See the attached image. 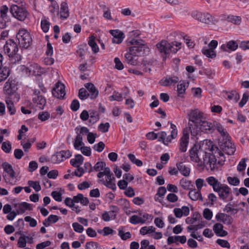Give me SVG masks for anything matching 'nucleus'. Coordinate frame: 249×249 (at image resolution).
Listing matches in <instances>:
<instances>
[{
    "label": "nucleus",
    "mask_w": 249,
    "mask_h": 249,
    "mask_svg": "<svg viewBox=\"0 0 249 249\" xmlns=\"http://www.w3.org/2000/svg\"><path fill=\"white\" fill-rule=\"evenodd\" d=\"M206 180L212 187L213 190L217 193L220 199L225 201L229 197L231 194V189L228 185L222 184L218 179L212 176L208 177Z\"/></svg>",
    "instance_id": "obj_1"
},
{
    "label": "nucleus",
    "mask_w": 249,
    "mask_h": 249,
    "mask_svg": "<svg viewBox=\"0 0 249 249\" xmlns=\"http://www.w3.org/2000/svg\"><path fill=\"white\" fill-rule=\"evenodd\" d=\"M189 120V132L192 136H196L199 132V126L203 120V113L198 109H192L188 114Z\"/></svg>",
    "instance_id": "obj_2"
},
{
    "label": "nucleus",
    "mask_w": 249,
    "mask_h": 249,
    "mask_svg": "<svg viewBox=\"0 0 249 249\" xmlns=\"http://www.w3.org/2000/svg\"><path fill=\"white\" fill-rule=\"evenodd\" d=\"M3 49L5 53L10 58L11 63H16L21 60V56L17 53L18 51V45L12 39L6 42Z\"/></svg>",
    "instance_id": "obj_3"
},
{
    "label": "nucleus",
    "mask_w": 249,
    "mask_h": 249,
    "mask_svg": "<svg viewBox=\"0 0 249 249\" xmlns=\"http://www.w3.org/2000/svg\"><path fill=\"white\" fill-rule=\"evenodd\" d=\"M199 159L197 163L200 165H209L211 170H213L216 167V156L211 153H207L203 149V146H199Z\"/></svg>",
    "instance_id": "obj_4"
},
{
    "label": "nucleus",
    "mask_w": 249,
    "mask_h": 249,
    "mask_svg": "<svg viewBox=\"0 0 249 249\" xmlns=\"http://www.w3.org/2000/svg\"><path fill=\"white\" fill-rule=\"evenodd\" d=\"M130 44L133 46L129 47V50L132 53L133 56H141L145 54V52L149 51V48L142 40L133 39L130 42Z\"/></svg>",
    "instance_id": "obj_5"
},
{
    "label": "nucleus",
    "mask_w": 249,
    "mask_h": 249,
    "mask_svg": "<svg viewBox=\"0 0 249 249\" xmlns=\"http://www.w3.org/2000/svg\"><path fill=\"white\" fill-rule=\"evenodd\" d=\"M19 47L24 49L28 48L32 44V38L30 34L26 29H22L18 31L16 36Z\"/></svg>",
    "instance_id": "obj_6"
},
{
    "label": "nucleus",
    "mask_w": 249,
    "mask_h": 249,
    "mask_svg": "<svg viewBox=\"0 0 249 249\" xmlns=\"http://www.w3.org/2000/svg\"><path fill=\"white\" fill-rule=\"evenodd\" d=\"M10 12L15 18L21 21H24L29 15V13L25 8L15 4L11 5Z\"/></svg>",
    "instance_id": "obj_7"
},
{
    "label": "nucleus",
    "mask_w": 249,
    "mask_h": 249,
    "mask_svg": "<svg viewBox=\"0 0 249 249\" xmlns=\"http://www.w3.org/2000/svg\"><path fill=\"white\" fill-rule=\"evenodd\" d=\"M172 44L168 42L165 40H162L160 42L158 43L157 45V48L160 53L162 54L165 55L166 57L170 54L171 52L176 53L178 52V49L174 48L172 49Z\"/></svg>",
    "instance_id": "obj_8"
},
{
    "label": "nucleus",
    "mask_w": 249,
    "mask_h": 249,
    "mask_svg": "<svg viewBox=\"0 0 249 249\" xmlns=\"http://www.w3.org/2000/svg\"><path fill=\"white\" fill-rule=\"evenodd\" d=\"M192 16L195 19L202 23L207 24L214 23L213 18L208 13H202L200 12L195 11L192 13Z\"/></svg>",
    "instance_id": "obj_9"
},
{
    "label": "nucleus",
    "mask_w": 249,
    "mask_h": 249,
    "mask_svg": "<svg viewBox=\"0 0 249 249\" xmlns=\"http://www.w3.org/2000/svg\"><path fill=\"white\" fill-rule=\"evenodd\" d=\"M53 96L59 99H63L66 95L65 86L63 84L57 82L52 89Z\"/></svg>",
    "instance_id": "obj_10"
},
{
    "label": "nucleus",
    "mask_w": 249,
    "mask_h": 249,
    "mask_svg": "<svg viewBox=\"0 0 249 249\" xmlns=\"http://www.w3.org/2000/svg\"><path fill=\"white\" fill-rule=\"evenodd\" d=\"M17 84L15 80L9 79L5 83L3 90L6 94L11 95L14 94L17 90Z\"/></svg>",
    "instance_id": "obj_11"
},
{
    "label": "nucleus",
    "mask_w": 249,
    "mask_h": 249,
    "mask_svg": "<svg viewBox=\"0 0 249 249\" xmlns=\"http://www.w3.org/2000/svg\"><path fill=\"white\" fill-rule=\"evenodd\" d=\"M189 130L188 128L184 129L183 136L180 139L179 150L182 152H186L189 142Z\"/></svg>",
    "instance_id": "obj_12"
},
{
    "label": "nucleus",
    "mask_w": 249,
    "mask_h": 249,
    "mask_svg": "<svg viewBox=\"0 0 249 249\" xmlns=\"http://www.w3.org/2000/svg\"><path fill=\"white\" fill-rule=\"evenodd\" d=\"M2 167L4 171H5L10 177V179L9 181L10 184L12 185L16 184L17 181L15 179V172L14 171L12 165L7 162H4L2 164Z\"/></svg>",
    "instance_id": "obj_13"
},
{
    "label": "nucleus",
    "mask_w": 249,
    "mask_h": 249,
    "mask_svg": "<svg viewBox=\"0 0 249 249\" xmlns=\"http://www.w3.org/2000/svg\"><path fill=\"white\" fill-rule=\"evenodd\" d=\"M199 131L205 132L207 133H212L214 131V122L211 123L206 121H201L199 126Z\"/></svg>",
    "instance_id": "obj_14"
},
{
    "label": "nucleus",
    "mask_w": 249,
    "mask_h": 249,
    "mask_svg": "<svg viewBox=\"0 0 249 249\" xmlns=\"http://www.w3.org/2000/svg\"><path fill=\"white\" fill-rule=\"evenodd\" d=\"M109 32L113 36L112 41L113 43L120 44L123 41L124 35L122 32L118 30H110Z\"/></svg>",
    "instance_id": "obj_15"
},
{
    "label": "nucleus",
    "mask_w": 249,
    "mask_h": 249,
    "mask_svg": "<svg viewBox=\"0 0 249 249\" xmlns=\"http://www.w3.org/2000/svg\"><path fill=\"white\" fill-rule=\"evenodd\" d=\"M220 147L224 152L229 155H233L236 150L234 145L231 142L230 140L221 144Z\"/></svg>",
    "instance_id": "obj_16"
},
{
    "label": "nucleus",
    "mask_w": 249,
    "mask_h": 249,
    "mask_svg": "<svg viewBox=\"0 0 249 249\" xmlns=\"http://www.w3.org/2000/svg\"><path fill=\"white\" fill-rule=\"evenodd\" d=\"M215 219L217 221L228 225L231 224L233 222L231 216L224 213H218L215 215Z\"/></svg>",
    "instance_id": "obj_17"
},
{
    "label": "nucleus",
    "mask_w": 249,
    "mask_h": 249,
    "mask_svg": "<svg viewBox=\"0 0 249 249\" xmlns=\"http://www.w3.org/2000/svg\"><path fill=\"white\" fill-rule=\"evenodd\" d=\"M178 81L179 78L176 76H167L161 79L160 84L162 86L168 87L177 83Z\"/></svg>",
    "instance_id": "obj_18"
},
{
    "label": "nucleus",
    "mask_w": 249,
    "mask_h": 249,
    "mask_svg": "<svg viewBox=\"0 0 249 249\" xmlns=\"http://www.w3.org/2000/svg\"><path fill=\"white\" fill-rule=\"evenodd\" d=\"M74 132L70 134L67 137V143L69 144H73L76 149H78V127H76Z\"/></svg>",
    "instance_id": "obj_19"
},
{
    "label": "nucleus",
    "mask_w": 249,
    "mask_h": 249,
    "mask_svg": "<svg viewBox=\"0 0 249 249\" xmlns=\"http://www.w3.org/2000/svg\"><path fill=\"white\" fill-rule=\"evenodd\" d=\"M85 87L89 92V97L91 99H95L98 97L99 91L93 84L91 83H87L85 85Z\"/></svg>",
    "instance_id": "obj_20"
},
{
    "label": "nucleus",
    "mask_w": 249,
    "mask_h": 249,
    "mask_svg": "<svg viewBox=\"0 0 249 249\" xmlns=\"http://www.w3.org/2000/svg\"><path fill=\"white\" fill-rule=\"evenodd\" d=\"M15 207L18 214H22L27 210H31V204L26 202L16 204Z\"/></svg>",
    "instance_id": "obj_21"
},
{
    "label": "nucleus",
    "mask_w": 249,
    "mask_h": 249,
    "mask_svg": "<svg viewBox=\"0 0 249 249\" xmlns=\"http://www.w3.org/2000/svg\"><path fill=\"white\" fill-rule=\"evenodd\" d=\"M238 45L236 41L231 40L227 42L226 45H222L220 48L223 51L229 52V51H234L238 48Z\"/></svg>",
    "instance_id": "obj_22"
},
{
    "label": "nucleus",
    "mask_w": 249,
    "mask_h": 249,
    "mask_svg": "<svg viewBox=\"0 0 249 249\" xmlns=\"http://www.w3.org/2000/svg\"><path fill=\"white\" fill-rule=\"evenodd\" d=\"M199 146L195 145L189 151V156L192 161L197 162L199 159Z\"/></svg>",
    "instance_id": "obj_23"
},
{
    "label": "nucleus",
    "mask_w": 249,
    "mask_h": 249,
    "mask_svg": "<svg viewBox=\"0 0 249 249\" xmlns=\"http://www.w3.org/2000/svg\"><path fill=\"white\" fill-rule=\"evenodd\" d=\"M213 230L217 236L224 237L228 234V232L223 230V226L220 223H216L213 225Z\"/></svg>",
    "instance_id": "obj_24"
},
{
    "label": "nucleus",
    "mask_w": 249,
    "mask_h": 249,
    "mask_svg": "<svg viewBox=\"0 0 249 249\" xmlns=\"http://www.w3.org/2000/svg\"><path fill=\"white\" fill-rule=\"evenodd\" d=\"M202 219L201 214L198 212H195L193 213L192 217H187L185 221L188 224H195L197 222H200Z\"/></svg>",
    "instance_id": "obj_25"
},
{
    "label": "nucleus",
    "mask_w": 249,
    "mask_h": 249,
    "mask_svg": "<svg viewBox=\"0 0 249 249\" xmlns=\"http://www.w3.org/2000/svg\"><path fill=\"white\" fill-rule=\"evenodd\" d=\"M188 196L193 201H196L199 200L200 201L203 200V197L201 196L200 191L196 190L195 189H192L190 190L188 193Z\"/></svg>",
    "instance_id": "obj_26"
},
{
    "label": "nucleus",
    "mask_w": 249,
    "mask_h": 249,
    "mask_svg": "<svg viewBox=\"0 0 249 249\" xmlns=\"http://www.w3.org/2000/svg\"><path fill=\"white\" fill-rule=\"evenodd\" d=\"M33 102L37 107L41 109H43L46 103V99L43 96L34 97Z\"/></svg>",
    "instance_id": "obj_27"
},
{
    "label": "nucleus",
    "mask_w": 249,
    "mask_h": 249,
    "mask_svg": "<svg viewBox=\"0 0 249 249\" xmlns=\"http://www.w3.org/2000/svg\"><path fill=\"white\" fill-rule=\"evenodd\" d=\"M215 129L219 132L222 136L226 137L227 141L229 140L230 137L226 130L220 123L216 121L214 122V130Z\"/></svg>",
    "instance_id": "obj_28"
},
{
    "label": "nucleus",
    "mask_w": 249,
    "mask_h": 249,
    "mask_svg": "<svg viewBox=\"0 0 249 249\" xmlns=\"http://www.w3.org/2000/svg\"><path fill=\"white\" fill-rule=\"evenodd\" d=\"M117 203L122 207L126 214L130 213L131 211L128 210L130 207V203L128 200L125 198H120L117 201Z\"/></svg>",
    "instance_id": "obj_29"
},
{
    "label": "nucleus",
    "mask_w": 249,
    "mask_h": 249,
    "mask_svg": "<svg viewBox=\"0 0 249 249\" xmlns=\"http://www.w3.org/2000/svg\"><path fill=\"white\" fill-rule=\"evenodd\" d=\"M176 166L180 173L185 177H188L190 175V168L186 166L183 162L177 163Z\"/></svg>",
    "instance_id": "obj_30"
},
{
    "label": "nucleus",
    "mask_w": 249,
    "mask_h": 249,
    "mask_svg": "<svg viewBox=\"0 0 249 249\" xmlns=\"http://www.w3.org/2000/svg\"><path fill=\"white\" fill-rule=\"evenodd\" d=\"M125 59L126 62L131 65L136 66L138 64V61L137 59L135 58V56H133L131 52L126 53L125 55Z\"/></svg>",
    "instance_id": "obj_31"
},
{
    "label": "nucleus",
    "mask_w": 249,
    "mask_h": 249,
    "mask_svg": "<svg viewBox=\"0 0 249 249\" xmlns=\"http://www.w3.org/2000/svg\"><path fill=\"white\" fill-rule=\"evenodd\" d=\"M60 17L63 18H67L69 16V10L67 3L63 2L61 4L60 10Z\"/></svg>",
    "instance_id": "obj_32"
},
{
    "label": "nucleus",
    "mask_w": 249,
    "mask_h": 249,
    "mask_svg": "<svg viewBox=\"0 0 249 249\" xmlns=\"http://www.w3.org/2000/svg\"><path fill=\"white\" fill-rule=\"evenodd\" d=\"M78 202V195L75 196L73 197V199L70 197H67L65 200V204L70 207L72 208L73 210H75L76 213H78L77 209L76 207H74V203Z\"/></svg>",
    "instance_id": "obj_33"
},
{
    "label": "nucleus",
    "mask_w": 249,
    "mask_h": 249,
    "mask_svg": "<svg viewBox=\"0 0 249 249\" xmlns=\"http://www.w3.org/2000/svg\"><path fill=\"white\" fill-rule=\"evenodd\" d=\"M179 183L182 188L186 190H190L194 187L191 181L184 178L180 179Z\"/></svg>",
    "instance_id": "obj_34"
},
{
    "label": "nucleus",
    "mask_w": 249,
    "mask_h": 249,
    "mask_svg": "<svg viewBox=\"0 0 249 249\" xmlns=\"http://www.w3.org/2000/svg\"><path fill=\"white\" fill-rule=\"evenodd\" d=\"M8 111L11 115L16 113V110L14 103L10 98H7L5 101Z\"/></svg>",
    "instance_id": "obj_35"
},
{
    "label": "nucleus",
    "mask_w": 249,
    "mask_h": 249,
    "mask_svg": "<svg viewBox=\"0 0 249 249\" xmlns=\"http://www.w3.org/2000/svg\"><path fill=\"white\" fill-rule=\"evenodd\" d=\"M59 219L58 217L56 215L51 214L49 217L45 219L43 222V224L45 227H48L51 223H56Z\"/></svg>",
    "instance_id": "obj_36"
},
{
    "label": "nucleus",
    "mask_w": 249,
    "mask_h": 249,
    "mask_svg": "<svg viewBox=\"0 0 249 249\" xmlns=\"http://www.w3.org/2000/svg\"><path fill=\"white\" fill-rule=\"evenodd\" d=\"M95 38L93 36H91L89 37L88 41L89 45L91 47L92 52L94 53H97L99 52V47L95 42Z\"/></svg>",
    "instance_id": "obj_37"
},
{
    "label": "nucleus",
    "mask_w": 249,
    "mask_h": 249,
    "mask_svg": "<svg viewBox=\"0 0 249 249\" xmlns=\"http://www.w3.org/2000/svg\"><path fill=\"white\" fill-rule=\"evenodd\" d=\"M112 207L113 208V210L107 212L105 211L103 213L102 215V218L105 221H109L110 220V215H112V214L116 212H117L118 210V208L117 207L115 206H112Z\"/></svg>",
    "instance_id": "obj_38"
},
{
    "label": "nucleus",
    "mask_w": 249,
    "mask_h": 249,
    "mask_svg": "<svg viewBox=\"0 0 249 249\" xmlns=\"http://www.w3.org/2000/svg\"><path fill=\"white\" fill-rule=\"evenodd\" d=\"M63 155H62L61 151L56 152L53 155L51 159L52 162L53 163H59L64 160L63 158Z\"/></svg>",
    "instance_id": "obj_39"
},
{
    "label": "nucleus",
    "mask_w": 249,
    "mask_h": 249,
    "mask_svg": "<svg viewBox=\"0 0 249 249\" xmlns=\"http://www.w3.org/2000/svg\"><path fill=\"white\" fill-rule=\"evenodd\" d=\"M10 74L9 69L5 67L0 68V82L5 80Z\"/></svg>",
    "instance_id": "obj_40"
},
{
    "label": "nucleus",
    "mask_w": 249,
    "mask_h": 249,
    "mask_svg": "<svg viewBox=\"0 0 249 249\" xmlns=\"http://www.w3.org/2000/svg\"><path fill=\"white\" fill-rule=\"evenodd\" d=\"M226 20L236 25H239L241 22V18L239 16L233 15L228 16Z\"/></svg>",
    "instance_id": "obj_41"
},
{
    "label": "nucleus",
    "mask_w": 249,
    "mask_h": 249,
    "mask_svg": "<svg viewBox=\"0 0 249 249\" xmlns=\"http://www.w3.org/2000/svg\"><path fill=\"white\" fill-rule=\"evenodd\" d=\"M202 53L208 57L214 58L216 57V53L214 50L204 47L202 50Z\"/></svg>",
    "instance_id": "obj_42"
},
{
    "label": "nucleus",
    "mask_w": 249,
    "mask_h": 249,
    "mask_svg": "<svg viewBox=\"0 0 249 249\" xmlns=\"http://www.w3.org/2000/svg\"><path fill=\"white\" fill-rule=\"evenodd\" d=\"M129 222L134 225H136L139 223L143 224L145 223V220L143 219L141 217H139L136 215H132L130 218Z\"/></svg>",
    "instance_id": "obj_43"
},
{
    "label": "nucleus",
    "mask_w": 249,
    "mask_h": 249,
    "mask_svg": "<svg viewBox=\"0 0 249 249\" xmlns=\"http://www.w3.org/2000/svg\"><path fill=\"white\" fill-rule=\"evenodd\" d=\"M155 230L156 229L154 228L153 226H144L141 229L140 231V233L142 235H145L146 234L155 232Z\"/></svg>",
    "instance_id": "obj_44"
},
{
    "label": "nucleus",
    "mask_w": 249,
    "mask_h": 249,
    "mask_svg": "<svg viewBox=\"0 0 249 249\" xmlns=\"http://www.w3.org/2000/svg\"><path fill=\"white\" fill-rule=\"evenodd\" d=\"M1 149L6 153H9L12 149L11 142L8 141H5L2 143Z\"/></svg>",
    "instance_id": "obj_45"
},
{
    "label": "nucleus",
    "mask_w": 249,
    "mask_h": 249,
    "mask_svg": "<svg viewBox=\"0 0 249 249\" xmlns=\"http://www.w3.org/2000/svg\"><path fill=\"white\" fill-rule=\"evenodd\" d=\"M190 225V226H189L187 228V230L188 232H190L191 231H196L202 228L203 227V225L200 223V222H197L195 224Z\"/></svg>",
    "instance_id": "obj_46"
},
{
    "label": "nucleus",
    "mask_w": 249,
    "mask_h": 249,
    "mask_svg": "<svg viewBox=\"0 0 249 249\" xmlns=\"http://www.w3.org/2000/svg\"><path fill=\"white\" fill-rule=\"evenodd\" d=\"M128 158L133 163L135 164L137 166H141L142 165V162L141 160L136 159L134 154H129Z\"/></svg>",
    "instance_id": "obj_47"
},
{
    "label": "nucleus",
    "mask_w": 249,
    "mask_h": 249,
    "mask_svg": "<svg viewBox=\"0 0 249 249\" xmlns=\"http://www.w3.org/2000/svg\"><path fill=\"white\" fill-rule=\"evenodd\" d=\"M28 237L24 235H21L18 239V245L19 248H23L26 246L27 241L26 239Z\"/></svg>",
    "instance_id": "obj_48"
},
{
    "label": "nucleus",
    "mask_w": 249,
    "mask_h": 249,
    "mask_svg": "<svg viewBox=\"0 0 249 249\" xmlns=\"http://www.w3.org/2000/svg\"><path fill=\"white\" fill-rule=\"evenodd\" d=\"M86 249H102L101 247L97 242H89L86 243Z\"/></svg>",
    "instance_id": "obj_49"
},
{
    "label": "nucleus",
    "mask_w": 249,
    "mask_h": 249,
    "mask_svg": "<svg viewBox=\"0 0 249 249\" xmlns=\"http://www.w3.org/2000/svg\"><path fill=\"white\" fill-rule=\"evenodd\" d=\"M227 97L230 100H232L234 102H236L239 100L240 96L236 91H232L228 94Z\"/></svg>",
    "instance_id": "obj_50"
},
{
    "label": "nucleus",
    "mask_w": 249,
    "mask_h": 249,
    "mask_svg": "<svg viewBox=\"0 0 249 249\" xmlns=\"http://www.w3.org/2000/svg\"><path fill=\"white\" fill-rule=\"evenodd\" d=\"M218 156H217L218 160H217L216 159V165L218 164L219 165H222L224 164V162L225 161V157L223 153L222 152H221V151H218ZM217 168V166H216V167L215 168Z\"/></svg>",
    "instance_id": "obj_51"
},
{
    "label": "nucleus",
    "mask_w": 249,
    "mask_h": 249,
    "mask_svg": "<svg viewBox=\"0 0 249 249\" xmlns=\"http://www.w3.org/2000/svg\"><path fill=\"white\" fill-rule=\"evenodd\" d=\"M89 97V94L88 93L86 89L81 88L79 89V98L81 100H84Z\"/></svg>",
    "instance_id": "obj_52"
},
{
    "label": "nucleus",
    "mask_w": 249,
    "mask_h": 249,
    "mask_svg": "<svg viewBox=\"0 0 249 249\" xmlns=\"http://www.w3.org/2000/svg\"><path fill=\"white\" fill-rule=\"evenodd\" d=\"M28 184L33 188L36 192H38L41 190V187L39 183L37 181H34L32 180H29L28 182Z\"/></svg>",
    "instance_id": "obj_53"
},
{
    "label": "nucleus",
    "mask_w": 249,
    "mask_h": 249,
    "mask_svg": "<svg viewBox=\"0 0 249 249\" xmlns=\"http://www.w3.org/2000/svg\"><path fill=\"white\" fill-rule=\"evenodd\" d=\"M8 11V7L6 5H3L0 8V16L2 18H9V16L7 15Z\"/></svg>",
    "instance_id": "obj_54"
},
{
    "label": "nucleus",
    "mask_w": 249,
    "mask_h": 249,
    "mask_svg": "<svg viewBox=\"0 0 249 249\" xmlns=\"http://www.w3.org/2000/svg\"><path fill=\"white\" fill-rule=\"evenodd\" d=\"M106 166V163L104 161H98L93 166V170L98 172L103 170L104 167Z\"/></svg>",
    "instance_id": "obj_55"
},
{
    "label": "nucleus",
    "mask_w": 249,
    "mask_h": 249,
    "mask_svg": "<svg viewBox=\"0 0 249 249\" xmlns=\"http://www.w3.org/2000/svg\"><path fill=\"white\" fill-rule=\"evenodd\" d=\"M247 160V159L243 158L241 161L239 162L238 165H237V170L239 172H242L244 171L246 169L247 164L246 161Z\"/></svg>",
    "instance_id": "obj_56"
},
{
    "label": "nucleus",
    "mask_w": 249,
    "mask_h": 249,
    "mask_svg": "<svg viewBox=\"0 0 249 249\" xmlns=\"http://www.w3.org/2000/svg\"><path fill=\"white\" fill-rule=\"evenodd\" d=\"M90 115V119L89 120V122L90 124H94L99 119L98 114L96 111H95L91 112Z\"/></svg>",
    "instance_id": "obj_57"
},
{
    "label": "nucleus",
    "mask_w": 249,
    "mask_h": 249,
    "mask_svg": "<svg viewBox=\"0 0 249 249\" xmlns=\"http://www.w3.org/2000/svg\"><path fill=\"white\" fill-rule=\"evenodd\" d=\"M118 235L123 240H126L131 237V234L130 232L128 231L124 233L123 230L121 229L119 230Z\"/></svg>",
    "instance_id": "obj_58"
},
{
    "label": "nucleus",
    "mask_w": 249,
    "mask_h": 249,
    "mask_svg": "<svg viewBox=\"0 0 249 249\" xmlns=\"http://www.w3.org/2000/svg\"><path fill=\"white\" fill-rule=\"evenodd\" d=\"M186 90L185 84V82L183 81L182 82H180L177 85V91L178 94H182L185 93Z\"/></svg>",
    "instance_id": "obj_59"
},
{
    "label": "nucleus",
    "mask_w": 249,
    "mask_h": 249,
    "mask_svg": "<svg viewBox=\"0 0 249 249\" xmlns=\"http://www.w3.org/2000/svg\"><path fill=\"white\" fill-rule=\"evenodd\" d=\"M216 243L222 248L230 249L231 246L230 243L227 240L218 239L216 240Z\"/></svg>",
    "instance_id": "obj_60"
},
{
    "label": "nucleus",
    "mask_w": 249,
    "mask_h": 249,
    "mask_svg": "<svg viewBox=\"0 0 249 249\" xmlns=\"http://www.w3.org/2000/svg\"><path fill=\"white\" fill-rule=\"evenodd\" d=\"M50 117V114L46 111L40 112L38 115V118L41 121L47 120Z\"/></svg>",
    "instance_id": "obj_61"
},
{
    "label": "nucleus",
    "mask_w": 249,
    "mask_h": 249,
    "mask_svg": "<svg viewBox=\"0 0 249 249\" xmlns=\"http://www.w3.org/2000/svg\"><path fill=\"white\" fill-rule=\"evenodd\" d=\"M229 183L233 186H237L239 184V179L236 177H229L227 178Z\"/></svg>",
    "instance_id": "obj_62"
},
{
    "label": "nucleus",
    "mask_w": 249,
    "mask_h": 249,
    "mask_svg": "<svg viewBox=\"0 0 249 249\" xmlns=\"http://www.w3.org/2000/svg\"><path fill=\"white\" fill-rule=\"evenodd\" d=\"M41 29L44 33H47L50 28V23L46 20H42L41 21Z\"/></svg>",
    "instance_id": "obj_63"
},
{
    "label": "nucleus",
    "mask_w": 249,
    "mask_h": 249,
    "mask_svg": "<svg viewBox=\"0 0 249 249\" xmlns=\"http://www.w3.org/2000/svg\"><path fill=\"white\" fill-rule=\"evenodd\" d=\"M114 181H103V184L107 187L111 189L113 191H114L116 189V186Z\"/></svg>",
    "instance_id": "obj_64"
}]
</instances>
